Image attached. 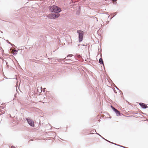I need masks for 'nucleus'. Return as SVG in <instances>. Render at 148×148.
I'll return each mask as SVG.
<instances>
[{"label":"nucleus","mask_w":148,"mask_h":148,"mask_svg":"<svg viewBox=\"0 0 148 148\" xmlns=\"http://www.w3.org/2000/svg\"><path fill=\"white\" fill-rule=\"evenodd\" d=\"M99 62L101 64H103L104 65L103 61L102 58H100L99 60Z\"/></svg>","instance_id":"1a4fd4ad"},{"label":"nucleus","mask_w":148,"mask_h":148,"mask_svg":"<svg viewBox=\"0 0 148 148\" xmlns=\"http://www.w3.org/2000/svg\"><path fill=\"white\" fill-rule=\"evenodd\" d=\"M3 109V107L2 106L0 107V109L1 110H0V111H1V109Z\"/></svg>","instance_id":"f3484780"},{"label":"nucleus","mask_w":148,"mask_h":148,"mask_svg":"<svg viewBox=\"0 0 148 148\" xmlns=\"http://www.w3.org/2000/svg\"><path fill=\"white\" fill-rule=\"evenodd\" d=\"M60 16L59 13H51L48 15V17L51 19H54Z\"/></svg>","instance_id":"f03ea898"},{"label":"nucleus","mask_w":148,"mask_h":148,"mask_svg":"<svg viewBox=\"0 0 148 148\" xmlns=\"http://www.w3.org/2000/svg\"><path fill=\"white\" fill-rule=\"evenodd\" d=\"M14 53H13V55H16L17 54V51L16 50H14Z\"/></svg>","instance_id":"f8f14e48"},{"label":"nucleus","mask_w":148,"mask_h":148,"mask_svg":"<svg viewBox=\"0 0 148 148\" xmlns=\"http://www.w3.org/2000/svg\"><path fill=\"white\" fill-rule=\"evenodd\" d=\"M47 96L49 98H51L52 97V95L50 92H48V93L47 94Z\"/></svg>","instance_id":"6e6552de"},{"label":"nucleus","mask_w":148,"mask_h":148,"mask_svg":"<svg viewBox=\"0 0 148 148\" xmlns=\"http://www.w3.org/2000/svg\"><path fill=\"white\" fill-rule=\"evenodd\" d=\"M116 14V12L113 13L112 15H113V16L111 18V19H112L113 17H114V16Z\"/></svg>","instance_id":"4468645a"},{"label":"nucleus","mask_w":148,"mask_h":148,"mask_svg":"<svg viewBox=\"0 0 148 148\" xmlns=\"http://www.w3.org/2000/svg\"><path fill=\"white\" fill-rule=\"evenodd\" d=\"M116 88L117 89L119 90V89L116 87Z\"/></svg>","instance_id":"aec40b11"},{"label":"nucleus","mask_w":148,"mask_h":148,"mask_svg":"<svg viewBox=\"0 0 148 148\" xmlns=\"http://www.w3.org/2000/svg\"><path fill=\"white\" fill-rule=\"evenodd\" d=\"M7 42L8 43H9V44H10V45H12V46H14V45H13V44H11L10 42H9V41H8V40H7Z\"/></svg>","instance_id":"9b49d317"},{"label":"nucleus","mask_w":148,"mask_h":148,"mask_svg":"<svg viewBox=\"0 0 148 148\" xmlns=\"http://www.w3.org/2000/svg\"><path fill=\"white\" fill-rule=\"evenodd\" d=\"M77 32L79 34V42H81L83 39V32L81 30H77Z\"/></svg>","instance_id":"7ed1b4c3"},{"label":"nucleus","mask_w":148,"mask_h":148,"mask_svg":"<svg viewBox=\"0 0 148 148\" xmlns=\"http://www.w3.org/2000/svg\"><path fill=\"white\" fill-rule=\"evenodd\" d=\"M49 9L52 12H53L56 13H58L60 12L61 11V10L60 8L55 5L50 6L49 7Z\"/></svg>","instance_id":"f257e3e1"},{"label":"nucleus","mask_w":148,"mask_h":148,"mask_svg":"<svg viewBox=\"0 0 148 148\" xmlns=\"http://www.w3.org/2000/svg\"><path fill=\"white\" fill-rule=\"evenodd\" d=\"M76 56L78 58H80L81 57V56L79 54H77L76 55Z\"/></svg>","instance_id":"2eb2a0df"},{"label":"nucleus","mask_w":148,"mask_h":148,"mask_svg":"<svg viewBox=\"0 0 148 148\" xmlns=\"http://www.w3.org/2000/svg\"><path fill=\"white\" fill-rule=\"evenodd\" d=\"M11 148H16L15 147H14L13 146H12L11 147Z\"/></svg>","instance_id":"a211bd4d"},{"label":"nucleus","mask_w":148,"mask_h":148,"mask_svg":"<svg viewBox=\"0 0 148 148\" xmlns=\"http://www.w3.org/2000/svg\"><path fill=\"white\" fill-rule=\"evenodd\" d=\"M139 105L141 107L144 109H146L148 107L145 104L142 103H139Z\"/></svg>","instance_id":"423d86ee"},{"label":"nucleus","mask_w":148,"mask_h":148,"mask_svg":"<svg viewBox=\"0 0 148 148\" xmlns=\"http://www.w3.org/2000/svg\"><path fill=\"white\" fill-rule=\"evenodd\" d=\"M73 56V55H72V54H69V55H68L67 56V57H71Z\"/></svg>","instance_id":"ddd939ff"},{"label":"nucleus","mask_w":148,"mask_h":148,"mask_svg":"<svg viewBox=\"0 0 148 148\" xmlns=\"http://www.w3.org/2000/svg\"><path fill=\"white\" fill-rule=\"evenodd\" d=\"M66 59V58H65L64 59H60L59 60H59V61H63V60H64V59H65V61H67V60H70V59Z\"/></svg>","instance_id":"9d476101"},{"label":"nucleus","mask_w":148,"mask_h":148,"mask_svg":"<svg viewBox=\"0 0 148 148\" xmlns=\"http://www.w3.org/2000/svg\"><path fill=\"white\" fill-rule=\"evenodd\" d=\"M111 107L114 111L116 113V114L117 116H119L120 115V112L119 111L112 106H111Z\"/></svg>","instance_id":"39448f33"},{"label":"nucleus","mask_w":148,"mask_h":148,"mask_svg":"<svg viewBox=\"0 0 148 148\" xmlns=\"http://www.w3.org/2000/svg\"><path fill=\"white\" fill-rule=\"evenodd\" d=\"M96 134H98V135H99V136H100L102 138H103L104 139H105V140H106L108 142H109L110 143H111L114 144L116 145H117V146H120V147H123V148H124V147H123V146H121V145H117L116 144H115V143H112L111 142H110V141L104 138L103 137H102V136H101L100 135H99V134H98L97 133H96Z\"/></svg>","instance_id":"0eeeda50"},{"label":"nucleus","mask_w":148,"mask_h":148,"mask_svg":"<svg viewBox=\"0 0 148 148\" xmlns=\"http://www.w3.org/2000/svg\"><path fill=\"white\" fill-rule=\"evenodd\" d=\"M26 120L28 124L32 127L34 126V122L30 119L26 118Z\"/></svg>","instance_id":"20e7f679"},{"label":"nucleus","mask_w":148,"mask_h":148,"mask_svg":"<svg viewBox=\"0 0 148 148\" xmlns=\"http://www.w3.org/2000/svg\"><path fill=\"white\" fill-rule=\"evenodd\" d=\"M112 1H117V0H112Z\"/></svg>","instance_id":"6ab92c4d"},{"label":"nucleus","mask_w":148,"mask_h":148,"mask_svg":"<svg viewBox=\"0 0 148 148\" xmlns=\"http://www.w3.org/2000/svg\"><path fill=\"white\" fill-rule=\"evenodd\" d=\"M94 131H95V132H96V130H94L92 132H90V133H91V134H92V132H94Z\"/></svg>","instance_id":"dca6fc26"}]
</instances>
